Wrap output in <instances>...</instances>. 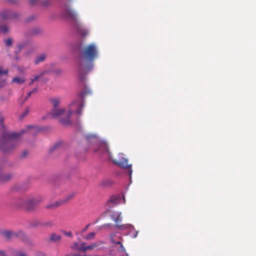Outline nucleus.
I'll return each mask as SVG.
<instances>
[{"label":"nucleus","mask_w":256,"mask_h":256,"mask_svg":"<svg viewBox=\"0 0 256 256\" xmlns=\"http://www.w3.org/2000/svg\"><path fill=\"white\" fill-rule=\"evenodd\" d=\"M62 10L63 16L74 22V28L78 32L82 37L86 36L88 34V31L78 20L76 12L66 4L62 6Z\"/></svg>","instance_id":"obj_3"},{"label":"nucleus","mask_w":256,"mask_h":256,"mask_svg":"<svg viewBox=\"0 0 256 256\" xmlns=\"http://www.w3.org/2000/svg\"><path fill=\"white\" fill-rule=\"evenodd\" d=\"M111 218L116 224L115 225V227L119 230L130 228L133 227V226L130 224H125L122 225L118 224V223L121 222L122 220V217L120 216V213L116 212H113L111 216Z\"/></svg>","instance_id":"obj_8"},{"label":"nucleus","mask_w":256,"mask_h":256,"mask_svg":"<svg viewBox=\"0 0 256 256\" xmlns=\"http://www.w3.org/2000/svg\"><path fill=\"white\" fill-rule=\"evenodd\" d=\"M57 74H60L62 72L61 70H57L56 72Z\"/></svg>","instance_id":"obj_47"},{"label":"nucleus","mask_w":256,"mask_h":256,"mask_svg":"<svg viewBox=\"0 0 256 256\" xmlns=\"http://www.w3.org/2000/svg\"><path fill=\"white\" fill-rule=\"evenodd\" d=\"M50 100L52 104L54 112H66V110L65 108L58 110V106L60 103V99L59 98H51Z\"/></svg>","instance_id":"obj_10"},{"label":"nucleus","mask_w":256,"mask_h":256,"mask_svg":"<svg viewBox=\"0 0 256 256\" xmlns=\"http://www.w3.org/2000/svg\"><path fill=\"white\" fill-rule=\"evenodd\" d=\"M12 176L10 174H8L6 175H2L0 176V180H7L10 179Z\"/></svg>","instance_id":"obj_26"},{"label":"nucleus","mask_w":256,"mask_h":256,"mask_svg":"<svg viewBox=\"0 0 256 256\" xmlns=\"http://www.w3.org/2000/svg\"><path fill=\"white\" fill-rule=\"evenodd\" d=\"M58 146L59 144H56L54 147L52 148L51 151L54 150L56 149Z\"/></svg>","instance_id":"obj_42"},{"label":"nucleus","mask_w":256,"mask_h":256,"mask_svg":"<svg viewBox=\"0 0 256 256\" xmlns=\"http://www.w3.org/2000/svg\"><path fill=\"white\" fill-rule=\"evenodd\" d=\"M9 28L7 26H0V34H6L8 32Z\"/></svg>","instance_id":"obj_23"},{"label":"nucleus","mask_w":256,"mask_h":256,"mask_svg":"<svg viewBox=\"0 0 256 256\" xmlns=\"http://www.w3.org/2000/svg\"><path fill=\"white\" fill-rule=\"evenodd\" d=\"M118 156V160H114V163L121 168H129L128 174L130 176L132 172V165L128 164V160L125 158L124 154L122 153H120Z\"/></svg>","instance_id":"obj_6"},{"label":"nucleus","mask_w":256,"mask_h":256,"mask_svg":"<svg viewBox=\"0 0 256 256\" xmlns=\"http://www.w3.org/2000/svg\"><path fill=\"white\" fill-rule=\"evenodd\" d=\"M71 113H48V117L58 120L63 124H68L70 122Z\"/></svg>","instance_id":"obj_4"},{"label":"nucleus","mask_w":256,"mask_h":256,"mask_svg":"<svg viewBox=\"0 0 256 256\" xmlns=\"http://www.w3.org/2000/svg\"><path fill=\"white\" fill-rule=\"evenodd\" d=\"M12 40L10 38L7 39L5 40V44L6 46H12Z\"/></svg>","instance_id":"obj_27"},{"label":"nucleus","mask_w":256,"mask_h":256,"mask_svg":"<svg viewBox=\"0 0 256 256\" xmlns=\"http://www.w3.org/2000/svg\"><path fill=\"white\" fill-rule=\"evenodd\" d=\"M98 151L102 154L108 153L110 154L108 145L105 142H101L99 144Z\"/></svg>","instance_id":"obj_13"},{"label":"nucleus","mask_w":256,"mask_h":256,"mask_svg":"<svg viewBox=\"0 0 256 256\" xmlns=\"http://www.w3.org/2000/svg\"><path fill=\"white\" fill-rule=\"evenodd\" d=\"M39 128L36 126H28L26 130H22L20 133L4 132L2 134L0 142V150L4 154L12 152L18 145L16 139L24 133L27 132L28 134L34 136Z\"/></svg>","instance_id":"obj_2"},{"label":"nucleus","mask_w":256,"mask_h":256,"mask_svg":"<svg viewBox=\"0 0 256 256\" xmlns=\"http://www.w3.org/2000/svg\"><path fill=\"white\" fill-rule=\"evenodd\" d=\"M66 256H70L67 255ZM71 256H86V254L84 255V256H80V255H78V254H74V255Z\"/></svg>","instance_id":"obj_46"},{"label":"nucleus","mask_w":256,"mask_h":256,"mask_svg":"<svg viewBox=\"0 0 256 256\" xmlns=\"http://www.w3.org/2000/svg\"><path fill=\"white\" fill-rule=\"evenodd\" d=\"M84 107V102L81 100L72 101L68 106V112H81Z\"/></svg>","instance_id":"obj_7"},{"label":"nucleus","mask_w":256,"mask_h":256,"mask_svg":"<svg viewBox=\"0 0 256 256\" xmlns=\"http://www.w3.org/2000/svg\"><path fill=\"white\" fill-rule=\"evenodd\" d=\"M6 84V80H0V88L4 86Z\"/></svg>","instance_id":"obj_31"},{"label":"nucleus","mask_w":256,"mask_h":256,"mask_svg":"<svg viewBox=\"0 0 256 256\" xmlns=\"http://www.w3.org/2000/svg\"><path fill=\"white\" fill-rule=\"evenodd\" d=\"M2 235L8 240L17 237L22 238L24 236V234L22 232H14L11 231H4L2 232Z\"/></svg>","instance_id":"obj_9"},{"label":"nucleus","mask_w":256,"mask_h":256,"mask_svg":"<svg viewBox=\"0 0 256 256\" xmlns=\"http://www.w3.org/2000/svg\"><path fill=\"white\" fill-rule=\"evenodd\" d=\"M92 91L91 90L87 87H86L82 92L81 96L82 98H85L86 96L91 95Z\"/></svg>","instance_id":"obj_15"},{"label":"nucleus","mask_w":256,"mask_h":256,"mask_svg":"<svg viewBox=\"0 0 256 256\" xmlns=\"http://www.w3.org/2000/svg\"><path fill=\"white\" fill-rule=\"evenodd\" d=\"M6 0L12 4H16L18 2V0Z\"/></svg>","instance_id":"obj_33"},{"label":"nucleus","mask_w":256,"mask_h":256,"mask_svg":"<svg viewBox=\"0 0 256 256\" xmlns=\"http://www.w3.org/2000/svg\"><path fill=\"white\" fill-rule=\"evenodd\" d=\"M36 256H46L44 253L40 252H37L36 253Z\"/></svg>","instance_id":"obj_35"},{"label":"nucleus","mask_w":256,"mask_h":256,"mask_svg":"<svg viewBox=\"0 0 256 256\" xmlns=\"http://www.w3.org/2000/svg\"><path fill=\"white\" fill-rule=\"evenodd\" d=\"M84 245H85V243L84 242H81L80 244H78L77 242H74L70 246V248L73 250L82 252V248H84Z\"/></svg>","instance_id":"obj_14"},{"label":"nucleus","mask_w":256,"mask_h":256,"mask_svg":"<svg viewBox=\"0 0 256 256\" xmlns=\"http://www.w3.org/2000/svg\"><path fill=\"white\" fill-rule=\"evenodd\" d=\"M96 235V233L94 232H90L86 236L84 237V238L86 240H90L94 238Z\"/></svg>","instance_id":"obj_24"},{"label":"nucleus","mask_w":256,"mask_h":256,"mask_svg":"<svg viewBox=\"0 0 256 256\" xmlns=\"http://www.w3.org/2000/svg\"><path fill=\"white\" fill-rule=\"evenodd\" d=\"M24 46V45L23 44H18V52H20Z\"/></svg>","instance_id":"obj_36"},{"label":"nucleus","mask_w":256,"mask_h":256,"mask_svg":"<svg viewBox=\"0 0 256 256\" xmlns=\"http://www.w3.org/2000/svg\"><path fill=\"white\" fill-rule=\"evenodd\" d=\"M63 233L65 236H68L70 238H72L73 236L71 232L63 231Z\"/></svg>","instance_id":"obj_29"},{"label":"nucleus","mask_w":256,"mask_h":256,"mask_svg":"<svg viewBox=\"0 0 256 256\" xmlns=\"http://www.w3.org/2000/svg\"><path fill=\"white\" fill-rule=\"evenodd\" d=\"M37 203L38 202L34 198H28L20 200L18 202L20 206L28 210H31L34 209Z\"/></svg>","instance_id":"obj_5"},{"label":"nucleus","mask_w":256,"mask_h":256,"mask_svg":"<svg viewBox=\"0 0 256 256\" xmlns=\"http://www.w3.org/2000/svg\"><path fill=\"white\" fill-rule=\"evenodd\" d=\"M74 197V194H70L66 196L64 198L60 200V202L62 204L66 203L68 202L72 198Z\"/></svg>","instance_id":"obj_18"},{"label":"nucleus","mask_w":256,"mask_h":256,"mask_svg":"<svg viewBox=\"0 0 256 256\" xmlns=\"http://www.w3.org/2000/svg\"><path fill=\"white\" fill-rule=\"evenodd\" d=\"M50 0H40V4L44 6H47L50 4Z\"/></svg>","instance_id":"obj_25"},{"label":"nucleus","mask_w":256,"mask_h":256,"mask_svg":"<svg viewBox=\"0 0 256 256\" xmlns=\"http://www.w3.org/2000/svg\"><path fill=\"white\" fill-rule=\"evenodd\" d=\"M90 226V224H88V225H86L84 228L82 230V232H85L87 230Z\"/></svg>","instance_id":"obj_39"},{"label":"nucleus","mask_w":256,"mask_h":256,"mask_svg":"<svg viewBox=\"0 0 256 256\" xmlns=\"http://www.w3.org/2000/svg\"><path fill=\"white\" fill-rule=\"evenodd\" d=\"M38 91V88H34L31 92H32V94H36Z\"/></svg>","instance_id":"obj_38"},{"label":"nucleus","mask_w":256,"mask_h":256,"mask_svg":"<svg viewBox=\"0 0 256 256\" xmlns=\"http://www.w3.org/2000/svg\"><path fill=\"white\" fill-rule=\"evenodd\" d=\"M0 256H8L6 254V252L4 250H0Z\"/></svg>","instance_id":"obj_37"},{"label":"nucleus","mask_w":256,"mask_h":256,"mask_svg":"<svg viewBox=\"0 0 256 256\" xmlns=\"http://www.w3.org/2000/svg\"><path fill=\"white\" fill-rule=\"evenodd\" d=\"M28 154V152L26 151H24L22 154V156L23 158L26 156Z\"/></svg>","instance_id":"obj_41"},{"label":"nucleus","mask_w":256,"mask_h":256,"mask_svg":"<svg viewBox=\"0 0 256 256\" xmlns=\"http://www.w3.org/2000/svg\"><path fill=\"white\" fill-rule=\"evenodd\" d=\"M40 79L42 80L44 82H47L48 80V79H47V78H42V76L41 78H40Z\"/></svg>","instance_id":"obj_45"},{"label":"nucleus","mask_w":256,"mask_h":256,"mask_svg":"<svg viewBox=\"0 0 256 256\" xmlns=\"http://www.w3.org/2000/svg\"><path fill=\"white\" fill-rule=\"evenodd\" d=\"M47 72H48L47 71H44V72H41L40 74L34 76V78H32L30 80V82L29 84L32 85L34 82V81L38 80H39V78H41L44 74H46Z\"/></svg>","instance_id":"obj_19"},{"label":"nucleus","mask_w":256,"mask_h":256,"mask_svg":"<svg viewBox=\"0 0 256 256\" xmlns=\"http://www.w3.org/2000/svg\"><path fill=\"white\" fill-rule=\"evenodd\" d=\"M32 94V92L30 91L28 94L25 100H26L29 96H31Z\"/></svg>","instance_id":"obj_43"},{"label":"nucleus","mask_w":256,"mask_h":256,"mask_svg":"<svg viewBox=\"0 0 256 256\" xmlns=\"http://www.w3.org/2000/svg\"><path fill=\"white\" fill-rule=\"evenodd\" d=\"M15 256H26L25 254L22 252H18L16 254Z\"/></svg>","instance_id":"obj_34"},{"label":"nucleus","mask_w":256,"mask_h":256,"mask_svg":"<svg viewBox=\"0 0 256 256\" xmlns=\"http://www.w3.org/2000/svg\"><path fill=\"white\" fill-rule=\"evenodd\" d=\"M97 246L98 244L96 243H94L87 246H86V244L84 245V248H82V252H85L86 250H92L97 247Z\"/></svg>","instance_id":"obj_16"},{"label":"nucleus","mask_w":256,"mask_h":256,"mask_svg":"<svg viewBox=\"0 0 256 256\" xmlns=\"http://www.w3.org/2000/svg\"><path fill=\"white\" fill-rule=\"evenodd\" d=\"M119 250L121 251V246H120Z\"/></svg>","instance_id":"obj_48"},{"label":"nucleus","mask_w":256,"mask_h":256,"mask_svg":"<svg viewBox=\"0 0 256 256\" xmlns=\"http://www.w3.org/2000/svg\"><path fill=\"white\" fill-rule=\"evenodd\" d=\"M61 204H62L60 200L58 202H56L53 204H50L47 205L46 206V208H47L54 209V208H56L57 207H58V206H60Z\"/></svg>","instance_id":"obj_21"},{"label":"nucleus","mask_w":256,"mask_h":256,"mask_svg":"<svg viewBox=\"0 0 256 256\" xmlns=\"http://www.w3.org/2000/svg\"><path fill=\"white\" fill-rule=\"evenodd\" d=\"M8 72V70H3L2 68L0 66V75L2 74H7Z\"/></svg>","instance_id":"obj_30"},{"label":"nucleus","mask_w":256,"mask_h":256,"mask_svg":"<svg viewBox=\"0 0 256 256\" xmlns=\"http://www.w3.org/2000/svg\"><path fill=\"white\" fill-rule=\"evenodd\" d=\"M0 17L4 20L9 18H18V14L15 12H12L10 10L4 11L2 14H0Z\"/></svg>","instance_id":"obj_11"},{"label":"nucleus","mask_w":256,"mask_h":256,"mask_svg":"<svg viewBox=\"0 0 256 256\" xmlns=\"http://www.w3.org/2000/svg\"><path fill=\"white\" fill-rule=\"evenodd\" d=\"M25 82V80L22 78L14 77L12 80V82H16L18 84H22Z\"/></svg>","instance_id":"obj_22"},{"label":"nucleus","mask_w":256,"mask_h":256,"mask_svg":"<svg viewBox=\"0 0 256 256\" xmlns=\"http://www.w3.org/2000/svg\"><path fill=\"white\" fill-rule=\"evenodd\" d=\"M122 200H124V202L125 200L124 196H113L111 197L108 202L112 203L114 205H116L120 203Z\"/></svg>","instance_id":"obj_12"},{"label":"nucleus","mask_w":256,"mask_h":256,"mask_svg":"<svg viewBox=\"0 0 256 256\" xmlns=\"http://www.w3.org/2000/svg\"><path fill=\"white\" fill-rule=\"evenodd\" d=\"M116 244H118V245H119V246H121V251H124L125 250V249H124V248L122 243L118 241V242H116Z\"/></svg>","instance_id":"obj_32"},{"label":"nucleus","mask_w":256,"mask_h":256,"mask_svg":"<svg viewBox=\"0 0 256 256\" xmlns=\"http://www.w3.org/2000/svg\"><path fill=\"white\" fill-rule=\"evenodd\" d=\"M60 240L61 236L60 235L56 234L55 233L52 234L50 237V240L54 242H60Z\"/></svg>","instance_id":"obj_17"},{"label":"nucleus","mask_w":256,"mask_h":256,"mask_svg":"<svg viewBox=\"0 0 256 256\" xmlns=\"http://www.w3.org/2000/svg\"><path fill=\"white\" fill-rule=\"evenodd\" d=\"M3 122H4V118H0V124H2V126H3Z\"/></svg>","instance_id":"obj_44"},{"label":"nucleus","mask_w":256,"mask_h":256,"mask_svg":"<svg viewBox=\"0 0 256 256\" xmlns=\"http://www.w3.org/2000/svg\"><path fill=\"white\" fill-rule=\"evenodd\" d=\"M27 114L28 113H23V114L21 116H20V119L22 120L26 116Z\"/></svg>","instance_id":"obj_40"},{"label":"nucleus","mask_w":256,"mask_h":256,"mask_svg":"<svg viewBox=\"0 0 256 256\" xmlns=\"http://www.w3.org/2000/svg\"><path fill=\"white\" fill-rule=\"evenodd\" d=\"M46 58V56L45 54H42L38 56L36 60H35V64H38L40 62L44 61Z\"/></svg>","instance_id":"obj_20"},{"label":"nucleus","mask_w":256,"mask_h":256,"mask_svg":"<svg viewBox=\"0 0 256 256\" xmlns=\"http://www.w3.org/2000/svg\"><path fill=\"white\" fill-rule=\"evenodd\" d=\"M97 55V48L94 44L84 46L81 50L76 63L78 76L81 80H83L84 76L92 70L94 60Z\"/></svg>","instance_id":"obj_1"},{"label":"nucleus","mask_w":256,"mask_h":256,"mask_svg":"<svg viewBox=\"0 0 256 256\" xmlns=\"http://www.w3.org/2000/svg\"><path fill=\"white\" fill-rule=\"evenodd\" d=\"M29 2L31 5H34L36 4H40V0H29Z\"/></svg>","instance_id":"obj_28"}]
</instances>
